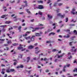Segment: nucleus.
I'll use <instances>...</instances> for the list:
<instances>
[{
	"mask_svg": "<svg viewBox=\"0 0 77 77\" xmlns=\"http://www.w3.org/2000/svg\"><path fill=\"white\" fill-rule=\"evenodd\" d=\"M31 32L30 31L26 32V33L24 35H23V36H27V34H29V33H30Z\"/></svg>",
	"mask_w": 77,
	"mask_h": 77,
	"instance_id": "7ed1b4c3",
	"label": "nucleus"
},
{
	"mask_svg": "<svg viewBox=\"0 0 77 77\" xmlns=\"http://www.w3.org/2000/svg\"><path fill=\"white\" fill-rule=\"evenodd\" d=\"M68 21V18H66V22H67Z\"/></svg>",
	"mask_w": 77,
	"mask_h": 77,
	"instance_id": "72a5a7b5",
	"label": "nucleus"
},
{
	"mask_svg": "<svg viewBox=\"0 0 77 77\" xmlns=\"http://www.w3.org/2000/svg\"><path fill=\"white\" fill-rule=\"evenodd\" d=\"M74 38H75V36L72 37L70 39H71L72 40H74Z\"/></svg>",
	"mask_w": 77,
	"mask_h": 77,
	"instance_id": "f704fd0d",
	"label": "nucleus"
},
{
	"mask_svg": "<svg viewBox=\"0 0 77 77\" xmlns=\"http://www.w3.org/2000/svg\"><path fill=\"white\" fill-rule=\"evenodd\" d=\"M35 20L34 19H32L31 20V22H34V20Z\"/></svg>",
	"mask_w": 77,
	"mask_h": 77,
	"instance_id": "603ef678",
	"label": "nucleus"
},
{
	"mask_svg": "<svg viewBox=\"0 0 77 77\" xmlns=\"http://www.w3.org/2000/svg\"><path fill=\"white\" fill-rule=\"evenodd\" d=\"M36 36H32V37L31 38V41H34V38H33V37L34 38Z\"/></svg>",
	"mask_w": 77,
	"mask_h": 77,
	"instance_id": "f8f14e48",
	"label": "nucleus"
},
{
	"mask_svg": "<svg viewBox=\"0 0 77 77\" xmlns=\"http://www.w3.org/2000/svg\"><path fill=\"white\" fill-rule=\"evenodd\" d=\"M59 11H60V9H58L57 10V13L58 12H59Z\"/></svg>",
	"mask_w": 77,
	"mask_h": 77,
	"instance_id": "bf43d9fd",
	"label": "nucleus"
},
{
	"mask_svg": "<svg viewBox=\"0 0 77 77\" xmlns=\"http://www.w3.org/2000/svg\"><path fill=\"white\" fill-rule=\"evenodd\" d=\"M27 3H26V5H25H25H22V7H23V8H24V7H26V6H28V5H27Z\"/></svg>",
	"mask_w": 77,
	"mask_h": 77,
	"instance_id": "a211bd4d",
	"label": "nucleus"
},
{
	"mask_svg": "<svg viewBox=\"0 0 77 77\" xmlns=\"http://www.w3.org/2000/svg\"><path fill=\"white\" fill-rule=\"evenodd\" d=\"M25 39L27 40V39H29L30 38V36H29L28 37H25Z\"/></svg>",
	"mask_w": 77,
	"mask_h": 77,
	"instance_id": "dca6fc26",
	"label": "nucleus"
},
{
	"mask_svg": "<svg viewBox=\"0 0 77 77\" xmlns=\"http://www.w3.org/2000/svg\"><path fill=\"white\" fill-rule=\"evenodd\" d=\"M55 35V33L54 32H51L49 34V36H54Z\"/></svg>",
	"mask_w": 77,
	"mask_h": 77,
	"instance_id": "39448f33",
	"label": "nucleus"
},
{
	"mask_svg": "<svg viewBox=\"0 0 77 77\" xmlns=\"http://www.w3.org/2000/svg\"><path fill=\"white\" fill-rule=\"evenodd\" d=\"M7 35H8V36H9V37L10 38H12L11 37L9 36V34L8 33L7 34Z\"/></svg>",
	"mask_w": 77,
	"mask_h": 77,
	"instance_id": "13d9d810",
	"label": "nucleus"
},
{
	"mask_svg": "<svg viewBox=\"0 0 77 77\" xmlns=\"http://www.w3.org/2000/svg\"><path fill=\"white\" fill-rule=\"evenodd\" d=\"M18 45V44L17 43H14L13 44V46H16V45Z\"/></svg>",
	"mask_w": 77,
	"mask_h": 77,
	"instance_id": "7c9ffc66",
	"label": "nucleus"
},
{
	"mask_svg": "<svg viewBox=\"0 0 77 77\" xmlns=\"http://www.w3.org/2000/svg\"><path fill=\"white\" fill-rule=\"evenodd\" d=\"M44 61H48V59L47 58H45L44 59H43Z\"/></svg>",
	"mask_w": 77,
	"mask_h": 77,
	"instance_id": "a878e982",
	"label": "nucleus"
},
{
	"mask_svg": "<svg viewBox=\"0 0 77 77\" xmlns=\"http://www.w3.org/2000/svg\"><path fill=\"white\" fill-rule=\"evenodd\" d=\"M21 26H20L18 28V30H19V32H21Z\"/></svg>",
	"mask_w": 77,
	"mask_h": 77,
	"instance_id": "5701e85b",
	"label": "nucleus"
},
{
	"mask_svg": "<svg viewBox=\"0 0 77 77\" xmlns=\"http://www.w3.org/2000/svg\"><path fill=\"white\" fill-rule=\"evenodd\" d=\"M8 76V75H7V74H5V76H4V77H7Z\"/></svg>",
	"mask_w": 77,
	"mask_h": 77,
	"instance_id": "774afa93",
	"label": "nucleus"
},
{
	"mask_svg": "<svg viewBox=\"0 0 77 77\" xmlns=\"http://www.w3.org/2000/svg\"><path fill=\"white\" fill-rule=\"evenodd\" d=\"M5 69H2V72H5Z\"/></svg>",
	"mask_w": 77,
	"mask_h": 77,
	"instance_id": "8fccbe9b",
	"label": "nucleus"
},
{
	"mask_svg": "<svg viewBox=\"0 0 77 77\" xmlns=\"http://www.w3.org/2000/svg\"><path fill=\"white\" fill-rule=\"evenodd\" d=\"M35 54H38L39 52L40 51H41V50H39V48H35Z\"/></svg>",
	"mask_w": 77,
	"mask_h": 77,
	"instance_id": "f257e3e1",
	"label": "nucleus"
},
{
	"mask_svg": "<svg viewBox=\"0 0 77 77\" xmlns=\"http://www.w3.org/2000/svg\"><path fill=\"white\" fill-rule=\"evenodd\" d=\"M6 71L7 72H11L10 69L9 70V69H7L6 70Z\"/></svg>",
	"mask_w": 77,
	"mask_h": 77,
	"instance_id": "4be33fe9",
	"label": "nucleus"
},
{
	"mask_svg": "<svg viewBox=\"0 0 77 77\" xmlns=\"http://www.w3.org/2000/svg\"><path fill=\"white\" fill-rule=\"evenodd\" d=\"M10 23V21H7L5 23L6 24H9Z\"/></svg>",
	"mask_w": 77,
	"mask_h": 77,
	"instance_id": "ea45409f",
	"label": "nucleus"
},
{
	"mask_svg": "<svg viewBox=\"0 0 77 77\" xmlns=\"http://www.w3.org/2000/svg\"><path fill=\"white\" fill-rule=\"evenodd\" d=\"M61 18H63L65 17V16L64 15H61Z\"/></svg>",
	"mask_w": 77,
	"mask_h": 77,
	"instance_id": "e433bc0d",
	"label": "nucleus"
},
{
	"mask_svg": "<svg viewBox=\"0 0 77 77\" xmlns=\"http://www.w3.org/2000/svg\"><path fill=\"white\" fill-rule=\"evenodd\" d=\"M72 42H73V41L69 42V45H70V46H71L72 45V44H71V43H72Z\"/></svg>",
	"mask_w": 77,
	"mask_h": 77,
	"instance_id": "2f4dec72",
	"label": "nucleus"
},
{
	"mask_svg": "<svg viewBox=\"0 0 77 77\" xmlns=\"http://www.w3.org/2000/svg\"><path fill=\"white\" fill-rule=\"evenodd\" d=\"M38 26H43L44 25L42 23H39Z\"/></svg>",
	"mask_w": 77,
	"mask_h": 77,
	"instance_id": "6ab92c4d",
	"label": "nucleus"
},
{
	"mask_svg": "<svg viewBox=\"0 0 77 77\" xmlns=\"http://www.w3.org/2000/svg\"><path fill=\"white\" fill-rule=\"evenodd\" d=\"M52 5V3H51L50 4H49V6L50 8H51V5Z\"/></svg>",
	"mask_w": 77,
	"mask_h": 77,
	"instance_id": "37998d69",
	"label": "nucleus"
},
{
	"mask_svg": "<svg viewBox=\"0 0 77 77\" xmlns=\"http://www.w3.org/2000/svg\"><path fill=\"white\" fill-rule=\"evenodd\" d=\"M35 35L36 36H40L41 35V34L39 33H36Z\"/></svg>",
	"mask_w": 77,
	"mask_h": 77,
	"instance_id": "9b49d317",
	"label": "nucleus"
},
{
	"mask_svg": "<svg viewBox=\"0 0 77 77\" xmlns=\"http://www.w3.org/2000/svg\"><path fill=\"white\" fill-rule=\"evenodd\" d=\"M72 49H71V51H73L74 52H76V51H77V49L76 48L74 50H73V48H74V49L75 48V47L73 46V47H72Z\"/></svg>",
	"mask_w": 77,
	"mask_h": 77,
	"instance_id": "f03ea898",
	"label": "nucleus"
},
{
	"mask_svg": "<svg viewBox=\"0 0 77 77\" xmlns=\"http://www.w3.org/2000/svg\"><path fill=\"white\" fill-rule=\"evenodd\" d=\"M72 11H71V13L73 14V15H74L75 14V13L74 12L75 11V8H73L72 10Z\"/></svg>",
	"mask_w": 77,
	"mask_h": 77,
	"instance_id": "20e7f679",
	"label": "nucleus"
},
{
	"mask_svg": "<svg viewBox=\"0 0 77 77\" xmlns=\"http://www.w3.org/2000/svg\"><path fill=\"white\" fill-rule=\"evenodd\" d=\"M5 41V39H0V44H3V41ZM1 41H2V42Z\"/></svg>",
	"mask_w": 77,
	"mask_h": 77,
	"instance_id": "0eeeda50",
	"label": "nucleus"
},
{
	"mask_svg": "<svg viewBox=\"0 0 77 77\" xmlns=\"http://www.w3.org/2000/svg\"><path fill=\"white\" fill-rule=\"evenodd\" d=\"M63 55H64V53H63V54H62V55H61L60 56H59L58 57V58H60V57H62L63 56Z\"/></svg>",
	"mask_w": 77,
	"mask_h": 77,
	"instance_id": "ddd939ff",
	"label": "nucleus"
},
{
	"mask_svg": "<svg viewBox=\"0 0 77 77\" xmlns=\"http://www.w3.org/2000/svg\"><path fill=\"white\" fill-rule=\"evenodd\" d=\"M70 64H67V67H69V66H70Z\"/></svg>",
	"mask_w": 77,
	"mask_h": 77,
	"instance_id": "0e129e2a",
	"label": "nucleus"
},
{
	"mask_svg": "<svg viewBox=\"0 0 77 77\" xmlns=\"http://www.w3.org/2000/svg\"><path fill=\"white\" fill-rule=\"evenodd\" d=\"M38 9V7H37L36 6H35V7H34V9Z\"/></svg>",
	"mask_w": 77,
	"mask_h": 77,
	"instance_id": "3c124183",
	"label": "nucleus"
},
{
	"mask_svg": "<svg viewBox=\"0 0 77 77\" xmlns=\"http://www.w3.org/2000/svg\"><path fill=\"white\" fill-rule=\"evenodd\" d=\"M57 17H61V14L60 13L57 14Z\"/></svg>",
	"mask_w": 77,
	"mask_h": 77,
	"instance_id": "393cba45",
	"label": "nucleus"
},
{
	"mask_svg": "<svg viewBox=\"0 0 77 77\" xmlns=\"http://www.w3.org/2000/svg\"><path fill=\"white\" fill-rule=\"evenodd\" d=\"M45 28L44 27H39V29H43Z\"/></svg>",
	"mask_w": 77,
	"mask_h": 77,
	"instance_id": "4c0bfd02",
	"label": "nucleus"
},
{
	"mask_svg": "<svg viewBox=\"0 0 77 77\" xmlns=\"http://www.w3.org/2000/svg\"><path fill=\"white\" fill-rule=\"evenodd\" d=\"M58 51V50H56V49H54L52 50L53 52H54V51Z\"/></svg>",
	"mask_w": 77,
	"mask_h": 77,
	"instance_id": "58836bf2",
	"label": "nucleus"
},
{
	"mask_svg": "<svg viewBox=\"0 0 77 77\" xmlns=\"http://www.w3.org/2000/svg\"><path fill=\"white\" fill-rule=\"evenodd\" d=\"M34 47H35L34 46L31 45L28 48H29V49H32V48H33Z\"/></svg>",
	"mask_w": 77,
	"mask_h": 77,
	"instance_id": "6e6552de",
	"label": "nucleus"
},
{
	"mask_svg": "<svg viewBox=\"0 0 77 77\" xmlns=\"http://www.w3.org/2000/svg\"><path fill=\"white\" fill-rule=\"evenodd\" d=\"M6 26V25H2V26H0V27H5Z\"/></svg>",
	"mask_w": 77,
	"mask_h": 77,
	"instance_id": "cd10ccee",
	"label": "nucleus"
},
{
	"mask_svg": "<svg viewBox=\"0 0 77 77\" xmlns=\"http://www.w3.org/2000/svg\"><path fill=\"white\" fill-rule=\"evenodd\" d=\"M13 29L12 27H10V28H9V30H10L11 29Z\"/></svg>",
	"mask_w": 77,
	"mask_h": 77,
	"instance_id": "6e6d98bb",
	"label": "nucleus"
},
{
	"mask_svg": "<svg viewBox=\"0 0 77 77\" xmlns=\"http://www.w3.org/2000/svg\"><path fill=\"white\" fill-rule=\"evenodd\" d=\"M23 3H25V4H26V3H27V1H23Z\"/></svg>",
	"mask_w": 77,
	"mask_h": 77,
	"instance_id": "4d7b16f0",
	"label": "nucleus"
},
{
	"mask_svg": "<svg viewBox=\"0 0 77 77\" xmlns=\"http://www.w3.org/2000/svg\"><path fill=\"white\" fill-rule=\"evenodd\" d=\"M73 63H77V61L75 60H74V62H73Z\"/></svg>",
	"mask_w": 77,
	"mask_h": 77,
	"instance_id": "a18cd8bd",
	"label": "nucleus"
},
{
	"mask_svg": "<svg viewBox=\"0 0 77 77\" xmlns=\"http://www.w3.org/2000/svg\"><path fill=\"white\" fill-rule=\"evenodd\" d=\"M77 72V68H75V69L73 70V72Z\"/></svg>",
	"mask_w": 77,
	"mask_h": 77,
	"instance_id": "c85d7f7f",
	"label": "nucleus"
},
{
	"mask_svg": "<svg viewBox=\"0 0 77 77\" xmlns=\"http://www.w3.org/2000/svg\"><path fill=\"white\" fill-rule=\"evenodd\" d=\"M74 33H75L76 35H77V30H75L73 31Z\"/></svg>",
	"mask_w": 77,
	"mask_h": 77,
	"instance_id": "bb28decb",
	"label": "nucleus"
},
{
	"mask_svg": "<svg viewBox=\"0 0 77 77\" xmlns=\"http://www.w3.org/2000/svg\"><path fill=\"white\" fill-rule=\"evenodd\" d=\"M13 27H14V28H17V27H18V26H13Z\"/></svg>",
	"mask_w": 77,
	"mask_h": 77,
	"instance_id": "680f3d73",
	"label": "nucleus"
},
{
	"mask_svg": "<svg viewBox=\"0 0 77 77\" xmlns=\"http://www.w3.org/2000/svg\"><path fill=\"white\" fill-rule=\"evenodd\" d=\"M60 32V29H58V30H57V33H59V32Z\"/></svg>",
	"mask_w": 77,
	"mask_h": 77,
	"instance_id": "69168bd1",
	"label": "nucleus"
},
{
	"mask_svg": "<svg viewBox=\"0 0 77 77\" xmlns=\"http://www.w3.org/2000/svg\"><path fill=\"white\" fill-rule=\"evenodd\" d=\"M66 31V32H70V30H69V29H67Z\"/></svg>",
	"mask_w": 77,
	"mask_h": 77,
	"instance_id": "052dcab7",
	"label": "nucleus"
},
{
	"mask_svg": "<svg viewBox=\"0 0 77 77\" xmlns=\"http://www.w3.org/2000/svg\"><path fill=\"white\" fill-rule=\"evenodd\" d=\"M8 44H11L12 43V42H11V40H10L9 41L7 42Z\"/></svg>",
	"mask_w": 77,
	"mask_h": 77,
	"instance_id": "aec40b11",
	"label": "nucleus"
},
{
	"mask_svg": "<svg viewBox=\"0 0 77 77\" xmlns=\"http://www.w3.org/2000/svg\"><path fill=\"white\" fill-rule=\"evenodd\" d=\"M8 44H5V45H4V46H5V47L8 46Z\"/></svg>",
	"mask_w": 77,
	"mask_h": 77,
	"instance_id": "5fc2aeb1",
	"label": "nucleus"
},
{
	"mask_svg": "<svg viewBox=\"0 0 77 77\" xmlns=\"http://www.w3.org/2000/svg\"><path fill=\"white\" fill-rule=\"evenodd\" d=\"M63 5V4L62 3H59L58 4V6H62V5Z\"/></svg>",
	"mask_w": 77,
	"mask_h": 77,
	"instance_id": "c756f323",
	"label": "nucleus"
},
{
	"mask_svg": "<svg viewBox=\"0 0 77 77\" xmlns=\"http://www.w3.org/2000/svg\"><path fill=\"white\" fill-rule=\"evenodd\" d=\"M15 71V69H10V72H14Z\"/></svg>",
	"mask_w": 77,
	"mask_h": 77,
	"instance_id": "b1692460",
	"label": "nucleus"
},
{
	"mask_svg": "<svg viewBox=\"0 0 77 77\" xmlns=\"http://www.w3.org/2000/svg\"><path fill=\"white\" fill-rule=\"evenodd\" d=\"M71 58H72V56H70V57H68V59H71Z\"/></svg>",
	"mask_w": 77,
	"mask_h": 77,
	"instance_id": "c03bdc74",
	"label": "nucleus"
},
{
	"mask_svg": "<svg viewBox=\"0 0 77 77\" xmlns=\"http://www.w3.org/2000/svg\"><path fill=\"white\" fill-rule=\"evenodd\" d=\"M36 30V29H35V28H34V30H32V32H35Z\"/></svg>",
	"mask_w": 77,
	"mask_h": 77,
	"instance_id": "de8ad7c7",
	"label": "nucleus"
},
{
	"mask_svg": "<svg viewBox=\"0 0 77 77\" xmlns=\"http://www.w3.org/2000/svg\"><path fill=\"white\" fill-rule=\"evenodd\" d=\"M57 5V3H55L54 4L53 6H56V5Z\"/></svg>",
	"mask_w": 77,
	"mask_h": 77,
	"instance_id": "a19ab883",
	"label": "nucleus"
},
{
	"mask_svg": "<svg viewBox=\"0 0 77 77\" xmlns=\"http://www.w3.org/2000/svg\"><path fill=\"white\" fill-rule=\"evenodd\" d=\"M26 11L27 12V13H28L29 14H31V12L30 11H29V10L28 9H26Z\"/></svg>",
	"mask_w": 77,
	"mask_h": 77,
	"instance_id": "9d476101",
	"label": "nucleus"
},
{
	"mask_svg": "<svg viewBox=\"0 0 77 77\" xmlns=\"http://www.w3.org/2000/svg\"><path fill=\"white\" fill-rule=\"evenodd\" d=\"M35 30H38V29H39V27H38V28H35Z\"/></svg>",
	"mask_w": 77,
	"mask_h": 77,
	"instance_id": "e2e57ef3",
	"label": "nucleus"
},
{
	"mask_svg": "<svg viewBox=\"0 0 77 77\" xmlns=\"http://www.w3.org/2000/svg\"><path fill=\"white\" fill-rule=\"evenodd\" d=\"M30 57H29L27 58V62H29V60H30Z\"/></svg>",
	"mask_w": 77,
	"mask_h": 77,
	"instance_id": "4468645a",
	"label": "nucleus"
},
{
	"mask_svg": "<svg viewBox=\"0 0 77 77\" xmlns=\"http://www.w3.org/2000/svg\"><path fill=\"white\" fill-rule=\"evenodd\" d=\"M69 26H74V25L72 24H69Z\"/></svg>",
	"mask_w": 77,
	"mask_h": 77,
	"instance_id": "09e8293b",
	"label": "nucleus"
},
{
	"mask_svg": "<svg viewBox=\"0 0 77 77\" xmlns=\"http://www.w3.org/2000/svg\"><path fill=\"white\" fill-rule=\"evenodd\" d=\"M38 2L39 3H43V1H38Z\"/></svg>",
	"mask_w": 77,
	"mask_h": 77,
	"instance_id": "f3484780",
	"label": "nucleus"
},
{
	"mask_svg": "<svg viewBox=\"0 0 77 77\" xmlns=\"http://www.w3.org/2000/svg\"><path fill=\"white\" fill-rule=\"evenodd\" d=\"M38 14H39V15H42V13L41 12H38Z\"/></svg>",
	"mask_w": 77,
	"mask_h": 77,
	"instance_id": "473e14b6",
	"label": "nucleus"
},
{
	"mask_svg": "<svg viewBox=\"0 0 77 77\" xmlns=\"http://www.w3.org/2000/svg\"><path fill=\"white\" fill-rule=\"evenodd\" d=\"M23 48L22 47H18L17 48L18 50H20V49H23Z\"/></svg>",
	"mask_w": 77,
	"mask_h": 77,
	"instance_id": "412c9836",
	"label": "nucleus"
},
{
	"mask_svg": "<svg viewBox=\"0 0 77 77\" xmlns=\"http://www.w3.org/2000/svg\"><path fill=\"white\" fill-rule=\"evenodd\" d=\"M53 18V16L51 15H48V18L49 19H51Z\"/></svg>",
	"mask_w": 77,
	"mask_h": 77,
	"instance_id": "2eb2a0df",
	"label": "nucleus"
},
{
	"mask_svg": "<svg viewBox=\"0 0 77 77\" xmlns=\"http://www.w3.org/2000/svg\"><path fill=\"white\" fill-rule=\"evenodd\" d=\"M22 56H23V55H20V56H19V57H21V58H22Z\"/></svg>",
	"mask_w": 77,
	"mask_h": 77,
	"instance_id": "49530a36",
	"label": "nucleus"
},
{
	"mask_svg": "<svg viewBox=\"0 0 77 77\" xmlns=\"http://www.w3.org/2000/svg\"><path fill=\"white\" fill-rule=\"evenodd\" d=\"M38 9H44V7L42 5H40L38 6Z\"/></svg>",
	"mask_w": 77,
	"mask_h": 77,
	"instance_id": "423d86ee",
	"label": "nucleus"
},
{
	"mask_svg": "<svg viewBox=\"0 0 77 77\" xmlns=\"http://www.w3.org/2000/svg\"><path fill=\"white\" fill-rule=\"evenodd\" d=\"M20 68H23V67H24V66H23V65H21L20 66Z\"/></svg>",
	"mask_w": 77,
	"mask_h": 77,
	"instance_id": "79ce46f5",
	"label": "nucleus"
},
{
	"mask_svg": "<svg viewBox=\"0 0 77 77\" xmlns=\"http://www.w3.org/2000/svg\"><path fill=\"white\" fill-rule=\"evenodd\" d=\"M8 15L7 14H5V15H2V17H1V18H4L6 17H7V16H8Z\"/></svg>",
	"mask_w": 77,
	"mask_h": 77,
	"instance_id": "1a4fd4ad",
	"label": "nucleus"
},
{
	"mask_svg": "<svg viewBox=\"0 0 77 77\" xmlns=\"http://www.w3.org/2000/svg\"><path fill=\"white\" fill-rule=\"evenodd\" d=\"M17 69H18V68H20V66H18L17 67Z\"/></svg>",
	"mask_w": 77,
	"mask_h": 77,
	"instance_id": "338daca9",
	"label": "nucleus"
},
{
	"mask_svg": "<svg viewBox=\"0 0 77 77\" xmlns=\"http://www.w3.org/2000/svg\"><path fill=\"white\" fill-rule=\"evenodd\" d=\"M23 14H24V12H23L19 13V14H21V15H23Z\"/></svg>",
	"mask_w": 77,
	"mask_h": 77,
	"instance_id": "864d4df0",
	"label": "nucleus"
},
{
	"mask_svg": "<svg viewBox=\"0 0 77 77\" xmlns=\"http://www.w3.org/2000/svg\"><path fill=\"white\" fill-rule=\"evenodd\" d=\"M19 18L15 19L14 20V21H17V20H18Z\"/></svg>",
	"mask_w": 77,
	"mask_h": 77,
	"instance_id": "c9c22d12",
	"label": "nucleus"
}]
</instances>
